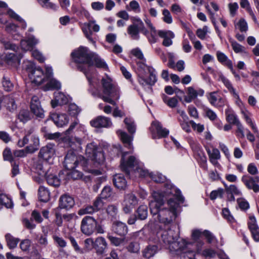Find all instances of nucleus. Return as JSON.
I'll return each instance as SVG.
<instances>
[{
	"instance_id": "473e14b6",
	"label": "nucleus",
	"mask_w": 259,
	"mask_h": 259,
	"mask_svg": "<svg viewBox=\"0 0 259 259\" xmlns=\"http://www.w3.org/2000/svg\"><path fill=\"white\" fill-rule=\"evenodd\" d=\"M32 170L40 176L45 175L46 172V170L44 169L42 162L40 160H37L33 162Z\"/></svg>"
},
{
	"instance_id": "cd10ccee",
	"label": "nucleus",
	"mask_w": 259,
	"mask_h": 259,
	"mask_svg": "<svg viewBox=\"0 0 259 259\" xmlns=\"http://www.w3.org/2000/svg\"><path fill=\"white\" fill-rule=\"evenodd\" d=\"M2 103L3 107H5L10 112H13L17 108L15 100L10 96L3 97Z\"/></svg>"
},
{
	"instance_id": "c03bdc74",
	"label": "nucleus",
	"mask_w": 259,
	"mask_h": 259,
	"mask_svg": "<svg viewBox=\"0 0 259 259\" xmlns=\"http://www.w3.org/2000/svg\"><path fill=\"white\" fill-rule=\"evenodd\" d=\"M60 88L61 83L55 79H51L45 86V90L60 89Z\"/></svg>"
},
{
	"instance_id": "6e6552de",
	"label": "nucleus",
	"mask_w": 259,
	"mask_h": 259,
	"mask_svg": "<svg viewBox=\"0 0 259 259\" xmlns=\"http://www.w3.org/2000/svg\"><path fill=\"white\" fill-rule=\"evenodd\" d=\"M27 144L26 149L28 152L32 153L37 151L39 147V140L38 137L33 134V128H30L25 131V136L19 139L17 145L19 147H23Z\"/></svg>"
},
{
	"instance_id": "412c9836",
	"label": "nucleus",
	"mask_w": 259,
	"mask_h": 259,
	"mask_svg": "<svg viewBox=\"0 0 259 259\" xmlns=\"http://www.w3.org/2000/svg\"><path fill=\"white\" fill-rule=\"evenodd\" d=\"M206 96L208 100L212 105L221 107L225 105V100L220 96L218 92L207 93Z\"/></svg>"
},
{
	"instance_id": "b1692460",
	"label": "nucleus",
	"mask_w": 259,
	"mask_h": 259,
	"mask_svg": "<svg viewBox=\"0 0 259 259\" xmlns=\"http://www.w3.org/2000/svg\"><path fill=\"white\" fill-rule=\"evenodd\" d=\"M54 123L58 127H63L67 124L69 118L65 114L53 113L51 116Z\"/></svg>"
},
{
	"instance_id": "5701e85b",
	"label": "nucleus",
	"mask_w": 259,
	"mask_h": 259,
	"mask_svg": "<svg viewBox=\"0 0 259 259\" xmlns=\"http://www.w3.org/2000/svg\"><path fill=\"white\" fill-rule=\"evenodd\" d=\"M161 38H163L162 45L165 47H169L172 44V39L174 38L175 34L170 30H159L157 32Z\"/></svg>"
},
{
	"instance_id": "0eeeda50",
	"label": "nucleus",
	"mask_w": 259,
	"mask_h": 259,
	"mask_svg": "<svg viewBox=\"0 0 259 259\" xmlns=\"http://www.w3.org/2000/svg\"><path fill=\"white\" fill-rule=\"evenodd\" d=\"M127 154V152H124L122 155L120 163L122 170L128 175L134 172L137 173L139 176L146 177L148 174V171L143 167L142 164L134 156L126 157Z\"/></svg>"
},
{
	"instance_id": "3c124183",
	"label": "nucleus",
	"mask_w": 259,
	"mask_h": 259,
	"mask_svg": "<svg viewBox=\"0 0 259 259\" xmlns=\"http://www.w3.org/2000/svg\"><path fill=\"white\" fill-rule=\"evenodd\" d=\"M0 203L7 208H11L13 206L12 200L4 194L0 195Z\"/></svg>"
},
{
	"instance_id": "9d476101",
	"label": "nucleus",
	"mask_w": 259,
	"mask_h": 259,
	"mask_svg": "<svg viewBox=\"0 0 259 259\" xmlns=\"http://www.w3.org/2000/svg\"><path fill=\"white\" fill-rule=\"evenodd\" d=\"M26 68L32 82L39 85L45 81L46 77L41 68H36L31 63H29V65Z\"/></svg>"
},
{
	"instance_id": "4468645a",
	"label": "nucleus",
	"mask_w": 259,
	"mask_h": 259,
	"mask_svg": "<svg viewBox=\"0 0 259 259\" xmlns=\"http://www.w3.org/2000/svg\"><path fill=\"white\" fill-rule=\"evenodd\" d=\"M241 181L249 190H252L255 193L259 192V177H253L249 175H244L241 178Z\"/></svg>"
},
{
	"instance_id": "c756f323",
	"label": "nucleus",
	"mask_w": 259,
	"mask_h": 259,
	"mask_svg": "<svg viewBox=\"0 0 259 259\" xmlns=\"http://www.w3.org/2000/svg\"><path fill=\"white\" fill-rule=\"evenodd\" d=\"M225 115L226 120L230 124L237 125L240 123L237 115L233 110L230 108H228L225 110Z\"/></svg>"
},
{
	"instance_id": "dca6fc26",
	"label": "nucleus",
	"mask_w": 259,
	"mask_h": 259,
	"mask_svg": "<svg viewBox=\"0 0 259 259\" xmlns=\"http://www.w3.org/2000/svg\"><path fill=\"white\" fill-rule=\"evenodd\" d=\"M150 129L153 138L164 137L169 133V131L167 129L163 128L160 123L157 121L152 122Z\"/></svg>"
},
{
	"instance_id": "f257e3e1",
	"label": "nucleus",
	"mask_w": 259,
	"mask_h": 259,
	"mask_svg": "<svg viewBox=\"0 0 259 259\" xmlns=\"http://www.w3.org/2000/svg\"><path fill=\"white\" fill-rule=\"evenodd\" d=\"M169 187V191L167 194L174 195L177 199H169L166 203L164 202V197L158 192L153 193V199L149 202V207L151 214H158L159 222L163 224L165 227L169 228L177 217V209L179 207V203H183L184 198L180 191L171 185H167Z\"/></svg>"
},
{
	"instance_id": "5fc2aeb1",
	"label": "nucleus",
	"mask_w": 259,
	"mask_h": 259,
	"mask_svg": "<svg viewBox=\"0 0 259 259\" xmlns=\"http://www.w3.org/2000/svg\"><path fill=\"white\" fill-rule=\"evenodd\" d=\"M191 147L193 150L198 154L201 158V160L203 162H206V158L204 153L201 149V147L199 145L196 144L191 145Z\"/></svg>"
},
{
	"instance_id": "79ce46f5",
	"label": "nucleus",
	"mask_w": 259,
	"mask_h": 259,
	"mask_svg": "<svg viewBox=\"0 0 259 259\" xmlns=\"http://www.w3.org/2000/svg\"><path fill=\"white\" fill-rule=\"evenodd\" d=\"M137 213L139 219L141 220L146 219L148 215L147 206L144 205H140L137 210Z\"/></svg>"
},
{
	"instance_id": "0e129e2a",
	"label": "nucleus",
	"mask_w": 259,
	"mask_h": 259,
	"mask_svg": "<svg viewBox=\"0 0 259 259\" xmlns=\"http://www.w3.org/2000/svg\"><path fill=\"white\" fill-rule=\"evenodd\" d=\"M224 193V190L221 188L213 190L210 194V198L211 200H215L218 198H221L223 197Z\"/></svg>"
},
{
	"instance_id": "69168bd1",
	"label": "nucleus",
	"mask_w": 259,
	"mask_h": 259,
	"mask_svg": "<svg viewBox=\"0 0 259 259\" xmlns=\"http://www.w3.org/2000/svg\"><path fill=\"white\" fill-rule=\"evenodd\" d=\"M3 155L5 160L9 161L11 162L14 161L13 154L9 148H6L5 149L3 153Z\"/></svg>"
},
{
	"instance_id": "680f3d73",
	"label": "nucleus",
	"mask_w": 259,
	"mask_h": 259,
	"mask_svg": "<svg viewBox=\"0 0 259 259\" xmlns=\"http://www.w3.org/2000/svg\"><path fill=\"white\" fill-rule=\"evenodd\" d=\"M3 86L5 91L7 92L11 91L13 88V84L11 82L10 79L6 77H3Z\"/></svg>"
},
{
	"instance_id": "f704fd0d",
	"label": "nucleus",
	"mask_w": 259,
	"mask_h": 259,
	"mask_svg": "<svg viewBox=\"0 0 259 259\" xmlns=\"http://www.w3.org/2000/svg\"><path fill=\"white\" fill-rule=\"evenodd\" d=\"M220 79L225 87L228 89L229 91L234 96V97L240 100L238 94L236 92L235 89L232 86V84L230 80L224 76H221ZM239 101L240 102V101Z\"/></svg>"
},
{
	"instance_id": "aec40b11",
	"label": "nucleus",
	"mask_w": 259,
	"mask_h": 259,
	"mask_svg": "<svg viewBox=\"0 0 259 259\" xmlns=\"http://www.w3.org/2000/svg\"><path fill=\"white\" fill-rule=\"evenodd\" d=\"M74 200L73 197L67 194L62 195L59 198V206L58 209H65L68 210L74 205Z\"/></svg>"
},
{
	"instance_id": "864d4df0",
	"label": "nucleus",
	"mask_w": 259,
	"mask_h": 259,
	"mask_svg": "<svg viewBox=\"0 0 259 259\" xmlns=\"http://www.w3.org/2000/svg\"><path fill=\"white\" fill-rule=\"evenodd\" d=\"M96 212L93 205H87L80 209L77 213L79 215H82L87 214H92Z\"/></svg>"
},
{
	"instance_id": "4c0bfd02",
	"label": "nucleus",
	"mask_w": 259,
	"mask_h": 259,
	"mask_svg": "<svg viewBox=\"0 0 259 259\" xmlns=\"http://www.w3.org/2000/svg\"><path fill=\"white\" fill-rule=\"evenodd\" d=\"M39 5L43 8L56 11L58 9V6L51 2L50 0H36Z\"/></svg>"
},
{
	"instance_id": "49530a36",
	"label": "nucleus",
	"mask_w": 259,
	"mask_h": 259,
	"mask_svg": "<svg viewBox=\"0 0 259 259\" xmlns=\"http://www.w3.org/2000/svg\"><path fill=\"white\" fill-rule=\"evenodd\" d=\"M18 118L23 122H26L32 118V115L29 111L27 110H22L19 112Z\"/></svg>"
},
{
	"instance_id": "338daca9",
	"label": "nucleus",
	"mask_w": 259,
	"mask_h": 259,
	"mask_svg": "<svg viewBox=\"0 0 259 259\" xmlns=\"http://www.w3.org/2000/svg\"><path fill=\"white\" fill-rule=\"evenodd\" d=\"M222 214L224 219L227 220L228 222L232 223L235 222V219L231 214L229 210L227 208L222 209Z\"/></svg>"
},
{
	"instance_id": "774afa93",
	"label": "nucleus",
	"mask_w": 259,
	"mask_h": 259,
	"mask_svg": "<svg viewBox=\"0 0 259 259\" xmlns=\"http://www.w3.org/2000/svg\"><path fill=\"white\" fill-rule=\"evenodd\" d=\"M202 254L206 258H211L216 256L217 252L213 249L207 248L202 251Z\"/></svg>"
},
{
	"instance_id": "72a5a7b5",
	"label": "nucleus",
	"mask_w": 259,
	"mask_h": 259,
	"mask_svg": "<svg viewBox=\"0 0 259 259\" xmlns=\"http://www.w3.org/2000/svg\"><path fill=\"white\" fill-rule=\"evenodd\" d=\"M120 139L125 145V146L127 147L128 149L132 148V143L133 137L129 136L126 133L122 131H118Z\"/></svg>"
},
{
	"instance_id": "e433bc0d",
	"label": "nucleus",
	"mask_w": 259,
	"mask_h": 259,
	"mask_svg": "<svg viewBox=\"0 0 259 259\" xmlns=\"http://www.w3.org/2000/svg\"><path fill=\"white\" fill-rule=\"evenodd\" d=\"M217 57L220 62L225 65L228 68H232L233 65L232 62L228 59V57L224 53L218 51L217 52Z\"/></svg>"
},
{
	"instance_id": "f8f14e48",
	"label": "nucleus",
	"mask_w": 259,
	"mask_h": 259,
	"mask_svg": "<svg viewBox=\"0 0 259 259\" xmlns=\"http://www.w3.org/2000/svg\"><path fill=\"white\" fill-rule=\"evenodd\" d=\"M91 28H92L94 31L98 32L100 30V26L96 23L95 20H91L88 23L83 24L81 27L82 30L85 37L91 42L95 44V41L92 38L93 32L91 30Z\"/></svg>"
},
{
	"instance_id": "09e8293b",
	"label": "nucleus",
	"mask_w": 259,
	"mask_h": 259,
	"mask_svg": "<svg viewBox=\"0 0 259 259\" xmlns=\"http://www.w3.org/2000/svg\"><path fill=\"white\" fill-rule=\"evenodd\" d=\"M236 28L238 29L241 32H246L248 30V25L244 19L241 18L235 24Z\"/></svg>"
},
{
	"instance_id": "f03ea898",
	"label": "nucleus",
	"mask_w": 259,
	"mask_h": 259,
	"mask_svg": "<svg viewBox=\"0 0 259 259\" xmlns=\"http://www.w3.org/2000/svg\"><path fill=\"white\" fill-rule=\"evenodd\" d=\"M85 155L92 161L90 165L88 160L82 156H77L71 151L68 152L64 162L65 167L69 170H72L80 164L86 171L95 176L101 175L103 171L102 166L105 162V157L102 151L93 142L87 145Z\"/></svg>"
},
{
	"instance_id": "ddd939ff",
	"label": "nucleus",
	"mask_w": 259,
	"mask_h": 259,
	"mask_svg": "<svg viewBox=\"0 0 259 259\" xmlns=\"http://www.w3.org/2000/svg\"><path fill=\"white\" fill-rule=\"evenodd\" d=\"M30 108L31 113L36 117L44 118L45 111L41 107L38 97L33 96L31 100Z\"/></svg>"
},
{
	"instance_id": "13d9d810",
	"label": "nucleus",
	"mask_w": 259,
	"mask_h": 259,
	"mask_svg": "<svg viewBox=\"0 0 259 259\" xmlns=\"http://www.w3.org/2000/svg\"><path fill=\"white\" fill-rule=\"evenodd\" d=\"M113 193L112 189L109 186H105L102 190L101 196L102 198L107 199L113 196Z\"/></svg>"
},
{
	"instance_id": "e2e57ef3",
	"label": "nucleus",
	"mask_w": 259,
	"mask_h": 259,
	"mask_svg": "<svg viewBox=\"0 0 259 259\" xmlns=\"http://www.w3.org/2000/svg\"><path fill=\"white\" fill-rule=\"evenodd\" d=\"M68 112L72 116H76L80 112L79 107L75 104H70L68 107Z\"/></svg>"
},
{
	"instance_id": "4be33fe9",
	"label": "nucleus",
	"mask_w": 259,
	"mask_h": 259,
	"mask_svg": "<svg viewBox=\"0 0 259 259\" xmlns=\"http://www.w3.org/2000/svg\"><path fill=\"white\" fill-rule=\"evenodd\" d=\"M107 245L108 244L105 239L100 236L96 238L94 248L98 254L101 255L105 252Z\"/></svg>"
},
{
	"instance_id": "423d86ee",
	"label": "nucleus",
	"mask_w": 259,
	"mask_h": 259,
	"mask_svg": "<svg viewBox=\"0 0 259 259\" xmlns=\"http://www.w3.org/2000/svg\"><path fill=\"white\" fill-rule=\"evenodd\" d=\"M93 53L87 47L81 46L71 53L74 62L77 64V68L85 75L90 85L92 84V79L89 76L87 69L93 66Z\"/></svg>"
},
{
	"instance_id": "de8ad7c7",
	"label": "nucleus",
	"mask_w": 259,
	"mask_h": 259,
	"mask_svg": "<svg viewBox=\"0 0 259 259\" xmlns=\"http://www.w3.org/2000/svg\"><path fill=\"white\" fill-rule=\"evenodd\" d=\"M149 175L150 177L156 183H163L166 179V178L162 174L158 172L153 173L151 172L149 173L148 172V174L146 176Z\"/></svg>"
},
{
	"instance_id": "1a4fd4ad",
	"label": "nucleus",
	"mask_w": 259,
	"mask_h": 259,
	"mask_svg": "<svg viewBox=\"0 0 259 259\" xmlns=\"http://www.w3.org/2000/svg\"><path fill=\"white\" fill-rule=\"evenodd\" d=\"M75 128H76L77 131L82 132L83 133L85 132L84 126L79 124L77 120L70 124L69 128L64 132L66 136L64 138L63 140L68 146L72 148L76 146V144L80 146L82 143V139L76 136L74 138H70L67 136V135L71 134Z\"/></svg>"
},
{
	"instance_id": "ea45409f",
	"label": "nucleus",
	"mask_w": 259,
	"mask_h": 259,
	"mask_svg": "<svg viewBox=\"0 0 259 259\" xmlns=\"http://www.w3.org/2000/svg\"><path fill=\"white\" fill-rule=\"evenodd\" d=\"M38 196L41 201L46 202L50 199V193L44 187H40L38 189Z\"/></svg>"
},
{
	"instance_id": "20e7f679",
	"label": "nucleus",
	"mask_w": 259,
	"mask_h": 259,
	"mask_svg": "<svg viewBox=\"0 0 259 259\" xmlns=\"http://www.w3.org/2000/svg\"><path fill=\"white\" fill-rule=\"evenodd\" d=\"M158 242L162 246L168 248L172 251H182L185 252V248L190 245L184 239L177 241L178 235L169 228L166 229H160L157 233Z\"/></svg>"
},
{
	"instance_id": "7c9ffc66",
	"label": "nucleus",
	"mask_w": 259,
	"mask_h": 259,
	"mask_svg": "<svg viewBox=\"0 0 259 259\" xmlns=\"http://www.w3.org/2000/svg\"><path fill=\"white\" fill-rule=\"evenodd\" d=\"M115 186L118 189H124L126 187V181L121 174H116L113 179Z\"/></svg>"
},
{
	"instance_id": "bb28decb",
	"label": "nucleus",
	"mask_w": 259,
	"mask_h": 259,
	"mask_svg": "<svg viewBox=\"0 0 259 259\" xmlns=\"http://www.w3.org/2000/svg\"><path fill=\"white\" fill-rule=\"evenodd\" d=\"M68 102V98L64 94L57 92L55 93V99L51 101V105L53 108H55L59 105L66 104Z\"/></svg>"
},
{
	"instance_id": "37998d69",
	"label": "nucleus",
	"mask_w": 259,
	"mask_h": 259,
	"mask_svg": "<svg viewBox=\"0 0 259 259\" xmlns=\"http://www.w3.org/2000/svg\"><path fill=\"white\" fill-rule=\"evenodd\" d=\"M162 100L170 108L176 107L178 103V100L176 97L170 98L165 95L162 96Z\"/></svg>"
},
{
	"instance_id": "2f4dec72",
	"label": "nucleus",
	"mask_w": 259,
	"mask_h": 259,
	"mask_svg": "<svg viewBox=\"0 0 259 259\" xmlns=\"http://www.w3.org/2000/svg\"><path fill=\"white\" fill-rule=\"evenodd\" d=\"M157 250L158 247L156 245H148L143 250V256L145 258H150L157 253Z\"/></svg>"
},
{
	"instance_id": "4d7b16f0",
	"label": "nucleus",
	"mask_w": 259,
	"mask_h": 259,
	"mask_svg": "<svg viewBox=\"0 0 259 259\" xmlns=\"http://www.w3.org/2000/svg\"><path fill=\"white\" fill-rule=\"evenodd\" d=\"M126 9L128 11H133L136 13H140L141 11L139 4L135 0L131 1L129 6H126Z\"/></svg>"
},
{
	"instance_id": "7ed1b4c3",
	"label": "nucleus",
	"mask_w": 259,
	"mask_h": 259,
	"mask_svg": "<svg viewBox=\"0 0 259 259\" xmlns=\"http://www.w3.org/2000/svg\"><path fill=\"white\" fill-rule=\"evenodd\" d=\"M131 53L133 56L141 60L137 62V73L138 82L143 85H153L157 81L155 70L152 67L147 66L144 61L145 59L142 51L138 48L133 49Z\"/></svg>"
},
{
	"instance_id": "8fccbe9b",
	"label": "nucleus",
	"mask_w": 259,
	"mask_h": 259,
	"mask_svg": "<svg viewBox=\"0 0 259 259\" xmlns=\"http://www.w3.org/2000/svg\"><path fill=\"white\" fill-rule=\"evenodd\" d=\"M93 65L98 68H106L107 66L105 62L100 58L92 55Z\"/></svg>"
},
{
	"instance_id": "9b49d317",
	"label": "nucleus",
	"mask_w": 259,
	"mask_h": 259,
	"mask_svg": "<svg viewBox=\"0 0 259 259\" xmlns=\"http://www.w3.org/2000/svg\"><path fill=\"white\" fill-rule=\"evenodd\" d=\"M97 227V221L91 216L84 217L81 220L80 229L82 233L87 236L92 235Z\"/></svg>"
},
{
	"instance_id": "c85d7f7f",
	"label": "nucleus",
	"mask_w": 259,
	"mask_h": 259,
	"mask_svg": "<svg viewBox=\"0 0 259 259\" xmlns=\"http://www.w3.org/2000/svg\"><path fill=\"white\" fill-rule=\"evenodd\" d=\"M240 112L246 123L251 126L254 133H256L257 129L251 120L250 117L251 116V113L244 107L241 108Z\"/></svg>"
},
{
	"instance_id": "f3484780",
	"label": "nucleus",
	"mask_w": 259,
	"mask_h": 259,
	"mask_svg": "<svg viewBox=\"0 0 259 259\" xmlns=\"http://www.w3.org/2000/svg\"><path fill=\"white\" fill-rule=\"evenodd\" d=\"M55 154V145L49 143L40 149L39 152V157L46 161H48L54 156Z\"/></svg>"
},
{
	"instance_id": "052dcab7",
	"label": "nucleus",
	"mask_w": 259,
	"mask_h": 259,
	"mask_svg": "<svg viewBox=\"0 0 259 259\" xmlns=\"http://www.w3.org/2000/svg\"><path fill=\"white\" fill-rule=\"evenodd\" d=\"M230 41L233 51L236 53H239L244 52V47H243L242 45L239 44L238 42H237L236 41L234 40H231Z\"/></svg>"
},
{
	"instance_id": "a19ab883",
	"label": "nucleus",
	"mask_w": 259,
	"mask_h": 259,
	"mask_svg": "<svg viewBox=\"0 0 259 259\" xmlns=\"http://www.w3.org/2000/svg\"><path fill=\"white\" fill-rule=\"evenodd\" d=\"M46 179L50 185L57 187L60 185V180L56 175L49 174L47 176Z\"/></svg>"
},
{
	"instance_id": "603ef678",
	"label": "nucleus",
	"mask_w": 259,
	"mask_h": 259,
	"mask_svg": "<svg viewBox=\"0 0 259 259\" xmlns=\"http://www.w3.org/2000/svg\"><path fill=\"white\" fill-rule=\"evenodd\" d=\"M124 122L126 126L128 132L133 134L136 132V125L134 122L130 118H125Z\"/></svg>"
},
{
	"instance_id": "6ab92c4d",
	"label": "nucleus",
	"mask_w": 259,
	"mask_h": 259,
	"mask_svg": "<svg viewBox=\"0 0 259 259\" xmlns=\"http://www.w3.org/2000/svg\"><path fill=\"white\" fill-rule=\"evenodd\" d=\"M91 125L95 127H109L112 125L111 119L107 117L99 116L90 121Z\"/></svg>"
},
{
	"instance_id": "39448f33",
	"label": "nucleus",
	"mask_w": 259,
	"mask_h": 259,
	"mask_svg": "<svg viewBox=\"0 0 259 259\" xmlns=\"http://www.w3.org/2000/svg\"><path fill=\"white\" fill-rule=\"evenodd\" d=\"M100 82L102 88V93L97 91L93 92L92 95L101 98L105 102L115 105V100H118L120 95L119 87L108 75L103 77Z\"/></svg>"
},
{
	"instance_id": "393cba45",
	"label": "nucleus",
	"mask_w": 259,
	"mask_h": 259,
	"mask_svg": "<svg viewBox=\"0 0 259 259\" xmlns=\"http://www.w3.org/2000/svg\"><path fill=\"white\" fill-rule=\"evenodd\" d=\"M206 150L208 155L210 162L215 166H220V164L218 162V160L221 158L219 150L213 147L211 149L209 148H206Z\"/></svg>"
},
{
	"instance_id": "2eb2a0df",
	"label": "nucleus",
	"mask_w": 259,
	"mask_h": 259,
	"mask_svg": "<svg viewBox=\"0 0 259 259\" xmlns=\"http://www.w3.org/2000/svg\"><path fill=\"white\" fill-rule=\"evenodd\" d=\"M138 199L136 196L132 194H127L124 196L123 201V210L125 213H128L138 204Z\"/></svg>"
},
{
	"instance_id": "6e6d98bb",
	"label": "nucleus",
	"mask_w": 259,
	"mask_h": 259,
	"mask_svg": "<svg viewBox=\"0 0 259 259\" xmlns=\"http://www.w3.org/2000/svg\"><path fill=\"white\" fill-rule=\"evenodd\" d=\"M53 239L58 247L64 248L67 246L66 241L62 237L54 235Z\"/></svg>"
},
{
	"instance_id": "a211bd4d",
	"label": "nucleus",
	"mask_w": 259,
	"mask_h": 259,
	"mask_svg": "<svg viewBox=\"0 0 259 259\" xmlns=\"http://www.w3.org/2000/svg\"><path fill=\"white\" fill-rule=\"evenodd\" d=\"M27 39L22 40L20 45L22 49L25 51L32 50L33 47L38 43V40L34 36L31 35L27 32L26 33Z\"/></svg>"
},
{
	"instance_id": "58836bf2",
	"label": "nucleus",
	"mask_w": 259,
	"mask_h": 259,
	"mask_svg": "<svg viewBox=\"0 0 259 259\" xmlns=\"http://www.w3.org/2000/svg\"><path fill=\"white\" fill-rule=\"evenodd\" d=\"M5 238L8 247L11 249L16 248L20 241L19 238L14 237L10 233L6 234Z\"/></svg>"
},
{
	"instance_id": "a878e982",
	"label": "nucleus",
	"mask_w": 259,
	"mask_h": 259,
	"mask_svg": "<svg viewBox=\"0 0 259 259\" xmlns=\"http://www.w3.org/2000/svg\"><path fill=\"white\" fill-rule=\"evenodd\" d=\"M112 230L115 234L120 236H125L128 232L127 226L121 222H114L112 226Z\"/></svg>"
},
{
	"instance_id": "a18cd8bd",
	"label": "nucleus",
	"mask_w": 259,
	"mask_h": 259,
	"mask_svg": "<svg viewBox=\"0 0 259 259\" xmlns=\"http://www.w3.org/2000/svg\"><path fill=\"white\" fill-rule=\"evenodd\" d=\"M204 93V91L201 89L195 90L193 87H189L188 88V94L190 95L192 98L194 99H196L198 96H202Z\"/></svg>"
},
{
	"instance_id": "bf43d9fd",
	"label": "nucleus",
	"mask_w": 259,
	"mask_h": 259,
	"mask_svg": "<svg viewBox=\"0 0 259 259\" xmlns=\"http://www.w3.org/2000/svg\"><path fill=\"white\" fill-rule=\"evenodd\" d=\"M247 225L249 230H251L256 228L258 227L257 224V221L254 215L252 214H249V220L247 222Z\"/></svg>"
},
{
	"instance_id": "c9c22d12",
	"label": "nucleus",
	"mask_w": 259,
	"mask_h": 259,
	"mask_svg": "<svg viewBox=\"0 0 259 259\" xmlns=\"http://www.w3.org/2000/svg\"><path fill=\"white\" fill-rule=\"evenodd\" d=\"M127 31L132 39L138 40L140 38V30L139 27L136 24L128 26Z\"/></svg>"
}]
</instances>
